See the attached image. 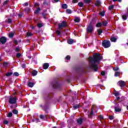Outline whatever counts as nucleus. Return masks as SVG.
Listing matches in <instances>:
<instances>
[{"label": "nucleus", "mask_w": 128, "mask_h": 128, "mask_svg": "<svg viewBox=\"0 0 128 128\" xmlns=\"http://www.w3.org/2000/svg\"><path fill=\"white\" fill-rule=\"evenodd\" d=\"M102 60V57L100 54H96L94 56V58L90 57L89 58L90 60V68L94 70V72L98 71V65L96 64H98L100 60Z\"/></svg>", "instance_id": "nucleus-1"}, {"label": "nucleus", "mask_w": 128, "mask_h": 128, "mask_svg": "<svg viewBox=\"0 0 128 128\" xmlns=\"http://www.w3.org/2000/svg\"><path fill=\"white\" fill-rule=\"evenodd\" d=\"M102 46L105 48H108L110 46V42L108 40H104L102 42Z\"/></svg>", "instance_id": "nucleus-2"}, {"label": "nucleus", "mask_w": 128, "mask_h": 128, "mask_svg": "<svg viewBox=\"0 0 128 128\" xmlns=\"http://www.w3.org/2000/svg\"><path fill=\"white\" fill-rule=\"evenodd\" d=\"M16 102V97H12L10 96L9 98V104H14Z\"/></svg>", "instance_id": "nucleus-3"}, {"label": "nucleus", "mask_w": 128, "mask_h": 128, "mask_svg": "<svg viewBox=\"0 0 128 128\" xmlns=\"http://www.w3.org/2000/svg\"><path fill=\"white\" fill-rule=\"evenodd\" d=\"M66 21H63L62 23L58 24V28L60 30H62V28H66Z\"/></svg>", "instance_id": "nucleus-4"}, {"label": "nucleus", "mask_w": 128, "mask_h": 128, "mask_svg": "<svg viewBox=\"0 0 128 128\" xmlns=\"http://www.w3.org/2000/svg\"><path fill=\"white\" fill-rule=\"evenodd\" d=\"M34 8H37L34 12V14H38L40 13V8L38 7V4L36 3L34 4Z\"/></svg>", "instance_id": "nucleus-5"}, {"label": "nucleus", "mask_w": 128, "mask_h": 128, "mask_svg": "<svg viewBox=\"0 0 128 128\" xmlns=\"http://www.w3.org/2000/svg\"><path fill=\"white\" fill-rule=\"evenodd\" d=\"M94 30V28L92 27V25L90 24L87 28L88 32H92Z\"/></svg>", "instance_id": "nucleus-6"}, {"label": "nucleus", "mask_w": 128, "mask_h": 128, "mask_svg": "<svg viewBox=\"0 0 128 128\" xmlns=\"http://www.w3.org/2000/svg\"><path fill=\"white\" fill-rule=\"evenodd\" d=\"M8 39H6V38L4 36H2L0 38V42L1 44H4L6 42V40Z\"/></svg>", "instance_id": "nucleus-7"}, {"label": "nucleus", "mask_w": 128, "mask_h": 128, "mask_svg": "<svg viewBox=\"0 0 128 128\" xmlns=\"http://www.w3.org/2000/svg\"><path fill=\"white\" fill-rule=\"evenodd\" d=\"M118 84L119 86H120L121 87L124 86H126V83L124 81H119Z\"/></svg>", "instance_id": "nucleus-8"}, {"label": "nucleus", "mask_w": 128, "mask_h": 128, "mask_svg": "<svg viewBox=\"0 0 128 128\" xmlns=\"http://www.w3.org/2000/svg\"><path fill=\"white\" fill-rule=\"evenodd\" d=\"M50 64L48 63H45L43 64V68H44V70H47V68H48Z\"/></svg>", "instance_id": "nucleus-9"}, {"label": "nucleus", "mask_w": 128, "mask_h": 128, "mask_svg": "<svg viewBox=\"0 0 128 128\" xmlns=\"http://www.w3.org/2000/svg\"><path fill=\"white\" fill-rule=\"evenodd\" d=\"M68 44H74V42H76V41H74V40L72 39H69L68 40Z\"/></svg>", "instance_id": "nucleus-10"}, {"label": "nucleus", "mask_w": 128, "mask_h": 128, "mask_svg": "<svg viewBox=\"0 0 128 128\" xmlns=\"http://www.w3.org/2000/svg\"><path fill=\"white\" fill-rule=\"evenodd\" d=\"M28 86H29V88H32L34 86V83L32 82H29L28 84Z\"/></svg>", "instance_id": "nucleus-11"}, {"label": "nucleus", "mask_w": 128, "mask_h": 128, "mask_svg": "<svg viewBox=\"0 0 128 128\" xmlns=\"http://www.w3.org/2000/svg\"><path fill=\"white\" fill-rule=\"evenodd\" d=\"M110 40V41L113 42H116V38L114 37H112Z\"/></svg>", "instance_id": "nucleus-12"}, {"label": "nucleus", "mask_w": 128, "mask_h": 128, "mask_svg": "<svg viewBox=\"0 0 128 128\" xmlns=\"http://www.w3.org/2000/svg\"><path fill=\"white\" fill-rule=\"evenodd\" d=\"M32 76H36V74H38V72H37V71L36 70H33L32 72Z\"/></svg>", "instance_id": "nucleus-13"}, {"label": "nucleus", "mask_w": 128, "mask_h": 128, "mask_svg": "<svg viewBox=\"0 0 128 128\" xmlns=\"http://www.w3.org/2000/svg\"><path fill=\"white\" fill-rule=\"evenodd\" d=\"M77 122H78V124H82V118L78 119L77 120Z\"/></svg>", "instance_id": "nucleus-14"}, {"label": "nucleus", "mask_w": 128, "mask_h": 128, "mask_svg": "<svg viewBox=\"0 0 128 128\" xmlns=\"http://www.w3.org/2000/svg\"><path fill=\"white\" fill-rule=\"evenodd\" d=\"M58 84L56 82L52 86V87L54 88H58Z\"/></svg>", "instance_id": "nucleus-15"}, {"label": "nucleus", "mask_w": 128, "mask_h": 128, "mask_svg": "<svg viewBox=\"0 0 128 128\" xmlns=\"http://www.w3.org/2000/svg\"><path fill=\"white\" fill-rule=\"evenodd\" d=\"M121 110H122V109L120 108L115 107V112H121Z\"/></svg>", "instance_id": "nucleus-16"}, {"label": "nucleus", "mask_w": 128, "mask_h": 128, "mask_svg": "<svg viewBox=\"0 0 128 128\" xmlns=\"http://www.w3.org/2000/svg\"><path fill=\"white\" fill-rule=\"evenodd\" d=\"M62 8L64 9H66L68 8V5L66 4H63L62 6Z\"/></svg>", "instance_id": "nucleus-17"}, {"label": "nucleus", "mask_w": 128, "mask_h": 128, "mask_svg": "<svg viewBox=\"0 0 128 128\" xmlns=\"http://www.w3.org/2000/svg\"><path fill=\"white\" fill-rule=\"evenodd\" d=\"M96 6H100V0H97L96 2Z\"/></svg>", "instance_id": "nucleus-18"}, {"label": "nucleus", "mask_w": 128, "mask_h": 128, "mask_svg": "<svg viewBox=\"0 0 128 128\" xmlns=\"http://www.w3.org/2000/svg\"><path fill=\"white\" fill-rule=\"evenodd\" d=\"M80 20V19L78 17H76L74 19V22H78Z\"/></svg>", "instance_id": "nucleus-19"}, {"label": "nucleus", "mask_w": 128, "mask_h": 128, "mask_svg": "<svg viewBox=\"0 0 128 128\" xmlns=\"http://www.w3.org/2000/svg\"><path fill=\"white\" fill-rule=\"evenodd\" d=\"M78 6H80V8H83L84 6V4L82 2H80L78 4Z\"/></svg>", "instance_id": "nucleus-20"}, {"label": "nucleus", "mask_w": 128, "mask_h": 128, "mask_svg": "<svg viewBox=\"0 0 128 128\" xmlns=\"http://www.w3.org/2000/svg\"><path fill=\"white\" fill-rule=\"evenodd\" d=\"M12 72H8L7 74H6V76H12Z\"/></svg>", "instance_id": "nucleus-21"}, {"label": "nucleus", "mask_w": 128, "mask_h": 128, "mask_svg": "<svg viewBox=\"0 0 128 128\" xmlns=\"http://www.w3.org/2000/svg\"><path fill=\"white\" fill-rule=\"evenodd\" d=\"M98 36H100V34H102V30H98Z\"/></svg>", "instance_id": "nucleus-22"}, {"label": "nucleus", "mask_w": 128, "mask_h": 128, "mask_svg": "<svg viewBox=\"0 0 128 128\" xmlns=\"http://www.w3.org/2000/svg\"><path fill=\"white\" fill-rule=\"evenodd\" d=\"M8 118H12V113L10 112L7 115Z\"/></svg>", "instance_id": "nucleus-23"}, {"label": "nucleus", "mask_w": 128, "mask_h": 128, "mask_svg": "<svg viewBox=\"0 0 128 128\" xmlns=\"http://www.w3.org/2000/svg\"><path fill=\"white\" fill-rule=\"evenodd\" d=\"M100 16H104V12H101L99 13Z\"/></svg>", "instance_id": "nucleus-24"}, {"label": "nucleus", "mask_w": 128, "mask_h": 128, "mask_svg": "<svg viewBox=\"0 0 128 128\" xmlns=\"http://www.w3.org/2000/svg\"><path fill=\"white\" fill-rule=\"evenodd\" d=\"M122 18H123V20H126L128 18V16H126V15H123L122 16Z\"/></svg>", "instance_id": "nucleus-25"}, {"label": "nucleus", "mask_w": 128, "mask_h": 128, "mask_svg": "<svg viewBox=\"0 0 128 128\" xmlns=\"http://www.w3.org/2000/svg\"><path fill=\"white\" fill-rule=\"evenodd\" d=\"M102 23H98L96 24V28H100V26H102Z\"/></svg>", "instance_id": "nucleus-26"}, {"label": "nucleus", "mask_w": 128, "mask_h": 128, "mask_svg": "<svg viewBox=\"0 0 128 128\" xmlns=\"http://www.w3.org/2000/svg\"><path fill=\"white\" fill-rule=\"evenodd\" d=\"M18 110H12V113L14 114H18Z\"/></svg>", "instance_id": "nucleus-27"}, {"label": "nucleus", "mask_w": 128, "mask_h": 128, "mask_svg": "<svg viewBox=\"0 0 128 128\" xmlns=\"http://www.w3.org/2000/svg\"><path fill=\"white\" fill-rule=\"evenodd\" d=\"M66 12L67 14H72V10H70V9H67L66 10Z\"/></svg>", "instance_id": "nucleus-28"}, {"label": "nucleus", "mask_w": 128, "mask_h": 128, "mask_svg": "<svg viewBox=\"0 0 128 128\" xmlns=\"http://www.w3.org/2000/svg\"><path fill=\"white\" fill-rule=\"evenodd\" d=\"M13 76H20V74H18V72H16L14 73Z\"/></svg>", "instance_id": "nucleus-29"}, {"label": "nucleus", "mask_w": 128, "mask_h": 128, "mask_svg": "<svg viewBox=\"0 0 128 128\" xmlns=\"http://www.w3.org/2000/svg\"><path fill=\"white\" fill-rule=\"evenodd\" d=\"M32 36V34L30 32H27L26 36Z\"/></svg>", "instance_id": "nucleus-30"}, {"label": "nucleus", "mask_w": 128, "mask_h": 128, "mask_svg": "<svg viewBox=\"0 0 128 128\" xmlns=\"http://www.w3.org/2000/svg\"><path fill=\"white\" fill-rule=\"evenodd\" d=\"M92 110L90 113V114L88 116V118H92Z\"/></svg>", "instance_id": "nucleus-31"}, {"label": "nucleus", "mask_w": 128, "mask_h": 128, "mask_svg": "<svg viewBox=\"0 0 128 128\" xmlns=\"http://www.w3.org/2000/svg\"><path fill=\"white\" fill-rule=\"evenodd\" d=\"M73 108L74 110H76V108H80V106L76 105V106H74Z\"/></svg>", "instance_id": "nucleus-32"}, {"label": "nucleus", "mask_w": 128, "mask_h": 128, "mask_svg": "<svg viewBox=\"0 0 128 128\" xmlns=\"http://www.w3.org/2000/svg\"><path fill=\"white\" fill-rule=\"evenodd\" d=\"M84 2H86V4H90V2H92L91 0H84Z\"/></svg>", "instance_id": "nucleus-33"}, {"label": "nucleus", "mask_w": 128, "mask_h": 128, "mask_svg": "<svg viewBox=\"0 0 128 128\" xmlns=\"http://www.w3.org/2000/svg\"><path fill=\"white\" fill-rule=\"evenodd\" d=\"M37 26H38V28H42V26H44V25L42 23H39L37 24Z\"/></svg>", "instance_id": "nucleus-34"}, {"label": "nucleus", "mask_w": 128, "mask_h": 128, "mask_svg": "<svg viewBox=\"0 0 128 128\" xmlns=\"http://www.w3.org/2000/svg\"><path fill=\"white\" fill-rule=\"evenodd\" d=\"M114 70H115L116 72V70H120V68H118V66H116V67H114V68H113Z\"/></svg>", "instance_id": "nucleus-35"}, {"label": "nucleus", "mask_w": 128, "mask_h": 128, "mask_svg": "<svg viewBox=\"0 0 128 128\" xmlns=\"http://www.w3.org/2000/svg\"><path fill=\"white\" fill-rule=\"evenodd\" d=\"M115 76H120V72H116L114 74Z\"/></svg>", "instance_id": "nucleus-36"}, {"label": "nucleus", "mask_w": 128, "mask_h": 128, "mask_svg": "<svg viewBox=\"0 0 128 128\" xmlns=\"http://www.w3.org/2000/svg\"><path fill=\"white\" fill-rule=\"evenodd\" d=\"M102 26H106L108 24V22L106 21L102 23Z\"/></svg>", "instance_id": "nucleus-37"}, {"label": "nucleus", "mask_w": 128, "mask_h": 128, "mask_svg": "<svg viewBox=\"0 0 128 128\" xmlns=\"http://www.w3.org/2000/svg\"><path fill=\"white\" fill-rule=\"evenodd\" d=\"M109 10H114V5H111L109 6Z\"/></svg>", "instance_id": "nucleus-38"}, {"label": "nucleus", "mask_w": 128, "mask_h": 128, "mask_svg": "<svg viewBox=\"0 0 128 128\" xmlns=\"http://www.w3.org/2000/svg\"><path fill=\"white\" fill-rule=\"evenodd\" d=\"M14 36V33L11 32L9 34V38H12Z\"/></svg>", "instance_id": "nucleus-39"}, {"label": "nucleus", "mask_w": 128, "mask_h": 128, "mask_svg": "<svg viewBox=\"0 0 128 128\" xmlns=\"http://www.w3.org/2000/svg\"><path fill=\"white\" fill-rule=\"evenodd\" d=\"M115 96H120V93L118 92H116L114 94Z\"/></svg>", "instance_id": "nucleus-40"}, {"label": "nucleus", "mask_w": 128, "mask_h": 128, "mask_svg": "<svg viewBox=\"0 0 128 128\" xmlns=\"http://www.w3.org/2000/svg\"><path fill=\"white\" fill-rule=\"evenodd\" d=\"M21 56H22V54H20V53H18L16 54V56L17 58H20Z\"/></svg>", "instance_id": "nucleus-41"}, {"label": "nucleus", "mask_w": 128, "mask_h": 128, "mask_svg": "<svg viewBox=\"0 0 128 128\" xmlns=\"http://www.w3.org/2000/svg\"><path fill=\"white\" fill-rule=\"evenodd\" d=\"M56 34H60V30H57L56 32Z\"/></svg>", "instance_id": "nucleus-42"}, {"label": "nucleus", "mask_w": 128, "mask_h": 128, "mask_svg": "<svg viewBox=\"0 0 128 128\" xmlns=\"http://www.w3.org/2000/svg\"><path fill=\"white\" fill-rule=\"evenodd\" d=\"M66 60H70V56H66Z\"/></svg>", "instance_id": "nucleus-43"}, {"label": "nucleus", "mask_w": 128, "mask_h": 128, "mask_svg": "<svg viewBox=\"0 0 128 128\" xmlns=\"http://www.w3.org/2000/svg\"><path fill=\"white\" fill-rule=\"evenodd\" d=\"M16 52H20V48H16L15 49Z\"/></svg>", "instance_id": "nucleus-44"}, {"label": "nucleus", "mask_w": 128, "mask_h": 128, "mask_svg": "<svg viewBox=\"0 0 128 128\" xmlns=\"http://www.w3.org/2000/svg\"><path fill=\"white\" fill-rule=\"evenodd\" d=\"M4 124H8V122L6 120H4Z\"/></svg>", "instance_id": "nucleus-45"}, {"label": "nucleus", "mask_w": 128, "mask_h": 128, "mask_svg": "<svg viewBox=\"0 0 128 128\" xmlns=\"http://www.w3.org/2000/svg\"><path fill=\"white\" fill-rule=\"evenodd\" d=\"M78 2V0H72L73 4H76Z\"/></svg>", "instance_id": "nucleus-46"}, {"label": "nucleus", "mask_w": 128, "mask_h": 128, "mask_svg": "<svg viewBox=\"0 0 128 128\" xmlns=\"http://www.w3.org/2000/svg\"><path fill=\"white\" fill-rule=\"evenodd\" d=\"M102 76H104L106 74V72L104 71L101 72Z\"/></svg>", "instance_id": "nucleus-47"}, {"label": "nucleus", "mask_w": 128, "mask_h": 128, "mask_svg": "<svg viewBox=\"0 0 128 128\" xmlns=\"http://www.w3.org/2000/svg\"><path fill=\"white\" fill-rule=\"evenodd\" d=\"M40 118H41L42 120H43V118H44V116L43 115H40Z\"/></svg>", "instance_id": "nucleus-48"}, {"label": "nucleus", "mask_w": 128, "mask_h": 128, "mask_svg": "<svg viewBox=\"0 0 128 128\" xmlns=\"http://www.w3.org/2000/svg\"><path fill=\"white\" fill-rule=\"evenodd\" d=\"M8 0H6L4 3V4H8Z\"/></svg>", "instance_id": "nucleus-49"}, {"label": "nucleus", "mask_w": 128, "mask_h": 128, "mask_svg": "<svg viewBox=\"0 0 128 128\" xmlns=\"http://www.w3.org/2000/svg\"><path fill=\"white\" fill-rule=\"evenodd\" d=\"M4 66H8V62H4L3 64Z\"/></svg>", "instance_id": "nucleus-50"}, {"label": "nucleus", "mask_w": 128, "mask_h": 128, "mask_svg": "<svg viewBox=\"0 0 128 128\" xmlns=\"http://www.w3.org/2000/svg\"><path fill=\"white\" fill-rule=\"evenodd\" d=\"M110 120H114V116H110L109 117Z\"/></svg>", "instance_id": "nucleus-51"}, {"label": "nucleus", "mask_w": 128, "mask_h": 128, "mask_svg": "<svg viewBox=\"0 0 128 128\" xmlns=\"http://www.w3.org/2000/svg\"><path fill=\"white\" fill-rule=\"evenodd\" d=\"M113 2H122V0H113Z\"/></svg>", "instance_id": "nucleus-52"}, {"label": "nucleus", "mask_w": 128, "mask_h": 128, "mask_svg": "<svg viewBox=\"0 0 128 128\" xmlns=\"http://www.w3.org/2000/svg\"><path fill=\"white\" fill-rule=\"evenodd\" d=\"M12 22V19L10 18L8 19V22L10 23Z\"/></svg>", "instance_id": "nucleus-53"}, {"label": "nucleus", "mask_w": 128, "mask_h": 128, "mask_svg": "<svg viewBox=\"0 0 128 128\" xmlns=\"http://www.w3.org/2000/svg\"><path fill=\"white\" fill-rule=\"evenodd\" d=\"M14 42L16 44H18V41H16V40H14Z\"/></svg>", "instance_id": "nucleus-54"}, {"label": "nucleus", "mask_w": 128, "mask_h": 128, "mask_svg": "<svg viewBox=\"0 0 128 128\" xmlns=\"http://www.w3.org/2000/svg\"><path fill=\"white\" fill-rule=\"evenodd\" d=\"M99 118H100L101 120H102V118H104V117L102 116H99Z\"/></svg>", "instance_id": "nucleus-55"}, {"label": "nucleus", "mask_w": 128, "mask_h": 128, "mask_svg": "<svg viewBox=\"0 0 128 128\" xmlns=\"http://www.w3.org/2000/svg\"><path fill=\"white\" fill-rule=\"evenodd\" d=\"M24 6H28V2H26V3L24 4Z\"/></svg>", "instance_id": "nucleus-56"}, {"label": "nucleus", "mask_w": 128, "mask_h": 128, "mask_svg": "<svg viewBox=\"0 0 128 128\" xmlns=\"http://www.w3.org/2000/svg\"><path fill=\"white\" fill-rule=\"evenodd\" d=\"M22 68H26V64H23L22 65Z\"/></svg>", "instance_id": "nucleus-57"}, {"label": "nucleus", "mask_w": 128, "mask_h": 128, "mask_svg": "<svg viewBox=\"0 0 128 128\" xmlns=\"http://www.w3.org/2000/svg\"><path fill=\"white\" fill-rule=\"evenodd\" d=\"M54 2H58V0H54Z\"/></svg>", "instance_id": "nucleus-58"}, {"label": "nucleus", "mask_w": 128, "mask_h": 128, "mask_svg": "<svg viewBox=\"0 0 128 128\" xmlns=\"http://www.w3.org/2000/svg\"><path fill=\"white\" fill-rule=\"evenodd\" d=\"M116 100H120V97H116Z\"/></svg>", "instance_id": "nucleus-59"}, {"label": "nucleus", "mask_w": 128, "mask_h": 128, "mask_svg": "<svg viewBox=\"0 0 128 128\" xmlns=\"http://www.w3.org/2000/svg\"><path fill=\"white\" fill-rule=\"evenodd\" d=\"M19 16L21 17V16H22V15L19 14Z\"/></svg>", "instance_id": "nucleus-60"}, {"label": "nucleus", "mask_w": 128, "mask_h": 128, "mask_svg": "<svg viewBox=\"0 0 128 128\" xmlns=\"http://www.w3.org/2000/svg\"><path fill=\"white\" fill-rule=\"evenodd\" d=\"M2 60V58H0V62Z\"/></svg>", "instance_id": "nucleus-61"}, {"label": "nucleus", "mask_w": 128, "mask_h": 128, "mask_svg": "<svg viewBox=\"0 0 128 128\" xmlns=\"http://www.w3.org/2000/svg\"><path fill=\"white\" fill-rule=\"evenodd\" d=\"M53 128H56V126H54V127H53Z\"/></svg>", "instance_id": "nucleus-62"}, {"label": "nucleus", "mask_w": 128, "mask_h": 128, "mask_svg": "<svg viewBox=\"0 0 128 128\" xmlns=\"http://www.w3.org/2000/svg\"><path fill=\"white\" fill-rule=\"evenodd\" d=\"M32 28H34V27H32Z\"/></svg>", "instance_id": "nucleus-63"}]
</instances>
